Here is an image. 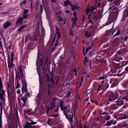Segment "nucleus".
<instances>
[{
    "mask_svg": "<svg viewBox=\"0 0 128 128\" xmlns=\"http://www.w3.org/2000/svg\"><path fill=\"white\" fill-rule=\"evenodd\" d=\"M114 3L115 6H120V0H116L114 2Z\"/></svg>",
    "mask_w": 128,
    "mask_h": 128,
    "instance_id": "obj_29",
    "label": "nucleus"
},
{
    "mask_svg": "<svg viewBox=\"0 0 128 128\" xmlns=\"http://www.w3.org/2000/svg\"><path fill=\"white\" fill-rule=\"evenodd\" d=\"M90 10H92V12H94V10H96V7H94V6L92 7H91L90 8Z\"/></svg>",
    "mask_w": 128,
    "mask_h": 128,
    "instance_id": "obj_43",
    "label": "nucleus"
},
{
    "mask_svg": "<svg viewBox=\"0 0 128 128\" xmlns=\"http://www.w3.org/2000/svg\"><path fill=\"white\" fill-rule=\"evenodd\" d=\"M124 101L120 100L116 102V105L118 106H118H122V104H124Z\"/></svg>",
    "mask_w": 128,
    "mask_h": 128,
    "instance_id": "obj_16",
    "label": "nucleus"
},
{
    "mask_svg": "<svg viewBox=\"0 0 128 128\" xmlns=\"http://www.w3.org/2000/svg\"><path fill=\"white\" fill-rule=\"evenodd\" d=\"M74 72L76 76H78V70H76V68H74Z\"/></svg>",
    "mask_w": 128,
    "mask_h": 128,
    "instance_id": "obj_40",
    "label": "nucleus"
},
{
    "mask_svg": "<svg viewBox=\"0 0 128 128\" xmlns=\"http://www.w3.org/2000/svg\"><path fill=\"white\" fill-rule=\"evenodd\" d=\"M40 12H42L43 10H44V7L40 5Z\"/></svg>",
    "mask_w": 128,
    "mask_h": 128,
    "instance_id": "obj_50",
    "label": "nucleus"
},
{
    "mask_svg": "<svg viewBox=\"0 0 128 128\" xmlns=\"http://www.w3.org/2000/svg\"><path fill=\"white\" fill-rule=\"evenodd\" d=\"M85 36L86 38H90V36H94V34H92V33H90V32H88V31H86L85 32Z\"/></svg>",
    "mask_w": 128,
    "mask_h": 128,
    "instance_id": "obj_19",
    "label": "nucleus"
},
{
    "mask_svg": "<svg viewBox=\"0 0 128 128\" xmlns=\"http://www.w3.org/2000/svg\"><path fill=\"white\" fill-rule=\"evenodd\" d=\"M120 30L118 28L116 34L113 36L112 38H114L116 36H120Z\"/></svg>",
    "mask_w": 128,
    "mask_h": 128,
    "instance_id": "obj_24",
    "label": "nucleus"
},
{
    "mask_svg": "<svg viewBox=\"0 0 128 128\" xmlns=\"http://www.w3.org/2000/svg\"><path fill=\"white\" fill-rule=\"evenodd\" d=\"M82 52H83L84 56H86V54H88V50L86 48V52L84 53L85 49H84V48H83Z\"/></svg>",
    "mask_w": 128,
    "mask_h": 128,
    "instance_id": "obj_35",
    "label": "nucleus"
},
{
    "mask_svg": "<svg viewBox=\"0 0 128 128\" xmlns=\"http://www.w3.org/2000/svg\"><path fill=\"white\" fill-rule=\"evenodd\" d=\"M124 42H127V41H128V38H126V36H125L124 38Z\"/></svg>",
    "mask_w": 128,
    "mask_h": 128,
    "instance_id": "obj_60",
    "label": "nucleus"
},
{
    "mask_svg": "<svg viewBox=\"0 0 128 128\" xmlns=\"http://www.w3.org/2000/svg\"><path fill=\"white\" fill-rule=\"evenodd\" d=\"M18 74L19 76H20L22 80H24L22 79L24 78V73L22 72V70L20 68L18 70Z\"/></svg>",
    "mask_w": 128,
    "mask_h": 128,
    "instance_id": "obj_12",
    "label": "nucleus"
},
{
    "mask_svg": "<svg viewBox=\"0 0 128 128\" xmlns=\"http://www.w3.org/2000/svg\"><path fill=\"white\" fill-rule=\"evenodd\" d=\"M27 114H28L29 116H32V112H30V110H28L27 112Z\"/></svg>",
    "mask_w": 128,
    "mask_h": 128,
    "instance_id": "obj_49",
    "label": "nucleus"
},
{
    "mask_svg": "<svg viewBox=\"0 0 128 128\" xmlns=\"http://www.w3.org/2000/svg\"><path fill=\"white\" fill-rule=\"evenodd\" d=\"M128 118V111L125 112L122 115V120H126Z\"/></svg>",
    "mask_w": 128,
    "mask_h": 128,
    "instance_id": "obj_13",
    "label": "nucleus"
},
{
    "mask_svg": "<svg viewBox=\"0 0 128 128\" xmlns=\"http://www.w3.org/2000/svg\"><path fill=\"white\" fill-rule=\"evenodd\" d=\"M72 2L70 1V0H66L65 2H64V6H72Z\"/></svg>",
    "mask_w": 128,
    "mask_h": 128,
    "instance_id": "obj_14",
    "label": "nucleus"
},
{
    "mask_svg": "<svg viewBox=\"0 0 128 128\" xmlns=\"http://www.w3.org/2000/svg\"><path fill=\"white\" fill-rule=\"evenodd\" d=\"M58 46V39L56 40V43L54 44V46Z\"/></svg>",
    "mask_w": 128,
    "mask_h": 128,
    "instance_id": "obj_51",
    "label": "nucleus"
},
{
    "mask_svg": "<svg viewBox=\"0 0 128 128\" xmlns=\"http://www.w3.org/2000/svg\"><path fill=\"white\" fill-rule=\"evenodd\" d=\"M100 114V115H102H102H104V114H106V112H101V113Z\"/></svg>",
    "mask_w": 128,
    "mask_h": 128,
    "instance_id": "obj_61",
    "label": "nucleus"
},
{
    "mask_svg": "<svg viewBox=\"0 0 128 128\" xmlns=\"http://www.w3.org/2000/svg\"><path fill=\"white\" fill-rule=\"evenodd\" d=\"M107 96H108V100L110 102H113L114 100H116L118 96L116 95H114L112 92H109L107 93Z\"/></svg>",
    "mask_w": 128,
    "mask_h": 128,
    "instance_id": "obj_6",
    "label": "nucleus"
},
{
    "mask_svg": "<svg viewBox=\"0 0 128 128\" xmlns=\"http://www.w3.org/2000/svg\"><path fill=\"white\" fill-rule=\"evenodd\" d=\"M100 90H102V85H100L98 86V92H100Z\"/></svg>",
    "mask_w": 128,
    "mask_h": 128,
    "instance_id": "obj_47",
    "label": "nucleus"
},
{
    "mask_svg": "<svg viewBox=\"0 0 128 128\" xmlns=\"http://www.w3.org/2000/svg\"><path fill=\"white\" fill-rule=\"evenodd\" d=\"M32 122H27L26 124L25 125L24 128H32Z\"/></svg>",
    "mask_w": 128,
    "mask_h": 128,
    "instance_id": "obj_20",
    "label": "nucleus"
},
{
    "mask_svg": "<svg viewBox=\"0 0 128 128\" xmlns=\"http://www.w3.org/2000/svg\"><path fill=\"white\" fill-rule=\"evenodd\" d=\"M0 48L1 50H4V48H2V42L0 40Z\"/></svg>",
    "mask_w": 128,
    "mask_h": 128,
    "instance_id": "obj_55",
    "label": "nucleus"
},
{
    "mask_svg": "<svg viewBox=\"0 0 128 128\" xmlns=\"http://www.w3.org/2000/svg\"><path fill=\"white\" fill-rule=\"evenodd\" d=\"M42 2L44 4H48V0H42Z\"/></svg>",
    "mask_w": 128,
    "mask_h": 128,
    "instance_id": "obj_57",
    "label": "nucleus"
},
{
    "mask_svg": "<svg viewBox=\"0 0 128 128\" xmlns=\"http://www.w3.org/2000/svg\"><path fill=\"white\" fill-rule=\"evenodd\" d=\"M71 6L72 10H73L74 12V10H78L79 8L78 6L74 4H72V6Z\"/></svg>",
    "mask_w": 128,
    "mask_h": 128,
    "instance_id": "obj_21",
    "label": "nucleus"
},
{
    "mask_svg": "<svg viewBox=\"0 0 128 128\" xmlns=\"http://www.w3.org/2000/svg\"><path fill=\"white\" fill-rule=\"evenodd\" d=\"M26 28V26L24 25L18 28V32H20L21 30H24V28Z\"/></svg>",
    "mask_w": 128,
    "mask_h": 128,
    "instance_id": "obj_32",
    "label": "nucleus"
},
{
    "mask_svg": "<svg viewBox=\"0 0 128 128\" xmlns=\"http://www.w3.org/2000/svg\"><path fill=\"white\" fill-rule=\"evenodd\" d=\"M16 88H20V82L18 81H17L16 84Z\"/></svg>",
    "mask_w": 128,
    "mask_h": 128,
    "instance_id": "obj_36",
    "label": "nucleus"
},
{
    "mask_svg": "<svg viewBox=\"0 0 128 128\" xmlns=\"http://www.w3.org/2000/svg\"><path fill=\"white\" fill-rule=\"evenodd\" d=\"M58 122H56V121H52L51 122V126H52V128H54V126H56V124H57Z\"/></svg>",
    "mask_w": 128,
    "mask_h": 128,
    "instance_id": "obj_31",
    "label": "nucleus"
},
{
    "mask_svg": "<svg viewBox=\"0 0 128 128\" xmlns=\"http://www.w3.org/2000/svg\"><path fill=\"white\" fill-rule=\"evenodd\" d=\"M100 18H102V12H98L96 14V15L94 16V22H98Z\"/></svg>",
    "mask_w": 128,
    "mask_h": 128,
    "instance_id": "obj_7",
    "label": "nucleus"
},
{
    "mask_svg": "<svg viewBox=\"0 0 128 128\" xmlns=\"http://www.w3.org/2000/svg\"><path fill=\"white\" fill-rule=\"evenodd\" d=\"M10 24H12V23L10 22H6L3 24V27L6 30V28H9V26H10Z\"/></svg>",
    "mask_w": 128,
    "mask_h": 128,
    "instance_id": "obj_11",
    "label": "nucleus"
},
{
    "mask_svg": "<svg viewBox=\"0 0 128 128\" xmlns=\"http://www.w3.org/2000/svg\"><path fill=\"white\" fill-rule=\"evenodd\" d=\"M112 30H114V26H112V28L111 29L106 32V36H110V34H112Z\"/></svg>",
    "mask_w": 128,
    "mask_h": 128,
    "instance_id": "obj_22",
    "label": "nucleus"
},
{
    "mask_svg": "<svg viewBox=\"0 0 128 128\" xmlns=\"http://www.w3.org/2000/svg\"><path fill=\"white\" fill-rule=\"evenodd\" d=\"M4 91H2V92L0 94V98H4Z\"/></svg>",
    "mask_w": 128,
    "mask_h": 128,
    "instance_id": "obj_44",
    "label": "nucleus"
},
{
    "mask_svg": "<svg viewBox=\"0 0 128 128\" xmlns=\"http://www.w3.org/2000/svg\"><path fill=\"white\" fill-rule=\"evenodd\" d=\"M73 16H74L75 18H76V16H77L76 12H73Z\"/></svg>",
    "mask_w": 128,
    "mask_h": 128,
    "instance_id": "obj_59",
    "label": "nucleus"
},
{
    "mask_svg": "<svg viewBox=\"0 0 128 128\" xmlns=\"http://www.w3.org/2000/svg\"><path fill=\"white\" fill-rule=\"evenodd\" d=\"M56 101H54L52 102L50 104V106L49 105V108L50 110H52L53 108H56Z\"/></svg>",
    "mask_w": 128,
    "mask_h": 128,
    "instance_id": "obj_17",
    "label": "nucleus"
},
{
    "mask_svg": "<svg viewBox=\"0 0 128 128\" xmlns=\"http://www.w3.org/2000/svg\"><path fill=\"white\" fill-rule=\"evenodd\" d=\"M57 34H58V36H57L58 40V38H60L62 36V34H60V33H59Z\"/></svg>",
    "mask_w": 128,
    "mask_h": 128,
    "instance_id": "obj_52",
    "label": "nucleus"
},
{
    "mask_svg": "<svg viewBox=\"0 0 128 128\" xmlns=\"http://www.w3.org/2000/svg\"><path fill=\"white\" fill-rule=\"evenodd\" d=\"M46 108H47V110H46V113L48 114V112H50V105L47 106Z\"/></svg>",
    "mask_w": 128,
    "mask_h": 128,
    "instance_id": "obj_38",
    "label": "nucleus"
},
{
    "mask_svg": "<svg viewBox=\"0 0 128 128\" xmlns=\"http://www.w3.org/2000/svg\"><path fill=\"white\" fill-rule=\"evenodd\" d=\"M59 20L60 22H64V18L62 17L60 18H59Z\"/></svg>",
    "mask_w": 128,
    "mask_h": 128,
    "instance_id": "obj_62",
    "label": "nucleus"
},
{
    "mask_svg": "<svg viewBox=\"0 0 128 128\" xmlns=\"http://www.w3.org/2000/svg\"><path fill=\"white\" fill-rule=\"evenodd\" d=\"M96 32L94 31V27L92 26H91L90 27V34L92 33V34H94Z\"/></svg>",
    "mask_w": 128,
    "mask_h": 128,
    "instance_id": "obj_18",
    "label": "nucleus"
},
{
    "mask_svg": "<svg viewBox=\"0 0 128 128\" xmlns=\"http://www.w3.org/2000/svg\"><path fill=\"white\" fill-rule=\"evenodd\" d=\"M118 30V28H116L114 30H112V34H114V32H116Z\"/></svg>",
    "mask_w": 128,
    "mask_h": 128,
    "instance_id": "obj_39",
    "label": "nucleus"
},
{
    "mask_svg": "<svg viewBox=\"0 0 128 128\" xmlns=\"http://www.w3.org/2000/svg\"><path fill=\"white\" fill-rule=\"evenodd\" d=\"M122 100H126V102H128V96L123 97Z\"/></svg>",
    "mask_w": 128,
    "mask_h": 128,
    "instance_id": "obj_45",
    "label": "nucleus"
},
{
    "mask_svg": "<svg viewBox=\"0 0 128 128\" xmlns=\"http://www.w3.org/2000/svg\"><path fill=\"white\" fill-rule=\"evenodd\" d=\"M66 14H70V16H72V13L70 12V10H66L65 11Z\"/></svg>",
    "mask_w": 128,
    "mask_h": 128,
    "instance_id": "obj_58",
    "label": "nucleus"
},
{
    "mask_svg": "<svg viewBox=\"0 0 128 128\" xmlns=\"http://www.w3.org/2000/svg\"><path fill=\"white\" fill-rule=\"evenodd\" d=\"M2 90V79L0 78V90Z\"/></svg>",
    "mask_w": 128,
    "mask_h": 128,
    "instance_id": "obj_42",
    "label": "nucleus"
},
{
    "mask_svg": "<svg viewBox=\"0 0 128 128\" xmlns=\"http://www.w3.org/2000/svg\"><path fill=\"white\" fill-rule=\"evenodd\" d=\"M52 120V119L50 118H49L48 119V126H52V121H50Z\"/></svg>",
    "mask_w": 128,
    "mask_h": 128,
    "instance_id": "obj_37",
    "label": "nucleus"
},
{
    "mask_svg": "<svg viewBox=\"0 0 128 128\" xmlns=\"http://www.w3.org/2000/svg\"><path fill=\"white\" fill-rule=\"evenodd\" d=\"M118 16V12H115L113 15H111L110 14L108 16V21L106 22V26H108V24H112V22H114V20H116Z\"/></svg>",
    "mask_w": 128,
    "mask_h": 128,
    "instance_id": "obj_3",
    "label": "nucleus"
},
{
    "mask_svg": "<svg viewBox=\"0 0 128 128\" xmlns=\"http://www.w3.org/2000/svg\"><path fill=\"white\" fill-rule=\"evenodd\" d=\"M118 54H119V56H122V54H120V50L116 52V55H115L116 58H118Z\"/></svg>",
    "mask_w": 128,
    "mask_h": 128,
    "instance_id": "obj_41",
    "label": "nucleus"
},
{
    "mask_svg": "<svg viewBox=\"0 0 128 128\" xmlns=\"http://www.w3.org/2000/svg\"><path fill=\"white\" fill-rule=\"evenodd\" d=\"M8 68H12L14 64H12V61L14 60V52H12L10 54H10L8 53Z\"/></svg>",
    "mask_w": 128,
    "mask_h": 128,
    "instance_id": "obj_5",
    "label": "nucleus"
},
{
    "mask_svg": "<svg viewBox=\"0 0 128 128\" xmlns=\"http://www.w3.org/2000/svg\"><path fill=\"white\" fill-rule=\"evenodd\" d=\"M59 106H60V110H64V102H62V101H60V104H59Z\"/></svg>",
    "mask_w": 128,
    "mask_h": 128,
    "instance_id": "obj_28",
    "label": "nucleus"
},
{
    "mask_svg": "<svg viewBox=\"0 0 128 128\" xmlns=\"http://www.w3.org/2000/svg\"><path fill=\"white\" fill-rule=\"evenodd\" d=\"M116 124V120L114 122V120L108 121L106 124H105V126H110L111 124Z\"/></svg>",
    "mask_w": 128,
    "mask_h": 128,
    "instance_id": "obj_10",
    "label": "nucleus"
},
{
    "mask_svg": "<svg viewBox=\"0 0 128 128\" xmlns=\"http://www.w3.org/2000/svg\"><path fill=\"white\" fill-rule=\"evenodd\" d=\"M125 72H128V66L125 68Z\"/></svg>",
    "mask_w": 128,
    "mask_h": 128,
    "instance_id": "obj_63",
    "label": "nucleus"
},
{
    "mask_svg": "<svg viewBox=\"0 0 128 128\" xmlns=\"http://www.w3.org/2000/svg\"><path fill=\"white\" fill-rule=\"evenodd\" d=\"M78 20L77 18H72V21L73 24H75V26H76V22Z\"/></svg>",
    "mask_w": 128,
    "mask_h": 128,
    "instance_id": "obj_30",
    "label": "nucleus"
},
{
    "mask_svg": "<svg viewBox=\"0 0 128 128\" xmlns=\"http://www.w3.org/2000/svg\"><path fill=\"white\" fill-rule=\"evenodd\" d=\"M28 10H24V14H28Z\"/></svg>",
    "mask_w": 128,
    "mask_h": 128,
    "instance_id": "obj_53",
    "label": "nucleus"
},
{
    "mask_svg": "<svg viewBox=\"0 0 128 128\" xmlns=\"http://www.w3.org/2000/svg\"><path fill=\"white\" fill-rule=\"evenodd\" d=\"M72 94V92H69L67 94V97L70 98Z\"/></svg>",
    "mask_w": 128,
    "mask_h": 128,
    "instance_id": "obj_54",
    "label": "nucleus"
},
{
    "mask_svg": "<svg viewBox=\"0 0 128 128\" xmlns=\"http://www.w3.org/2000/svg\"><path fill=\"white\" fill-rule=\"evenodd\" d=\"M100 4H102L100 1H99L98 2H95V4L93 6H94V8H100Z\"/></svg>",
    "mask_w": 128,
    "mask_h": 128,
    "instance_id": "obj_25",
    "label": "nucleus"
},
{
    "mask_svg": "<svg viewBox=\"0 0 128 128\" xmlns=\"http://www.w3.org/2000/svg\"><path fill=\"white\" fill-rule=\"evenodd\" d=\"M105 118V120H110V118H112L111 116H108V114H107L106 116H104Z\"/></svg>",
    "mask_w": 128,
    "mask_h": 128,
    "instance_id": "obj_33",
    "label": "nucleus"
},
{
    "mask_svg": "<svg viewBox=\"0 0 128 128\" xmlns=\"http://www.w3.org/2000/svg\"><path fill=\"white\" fill-rule=\"evenodd\" d=\"M68 108V106H65L64 107V110H62L63 114H64L66 118H67V120H68V114H66V110Z\"/></svg>",
    "mask_w": 128,
    "mask_h": 128,
    "instance_id": "obj_15",
    "label": "nucleus"
},
{
    "mask_svg": "<svg viewBox=\"0 0 128 128\" xmlns=\"http://www.w3.org/2000/svg\"><path fill=\"white\" fill-rule=\"evenodd\" d=\"M128 10L125 9L123 12V16H122V22H124L126 18H128Z\"/></svg>",
    "mask_w": 128,
    "mask_h": 128,
    "instance_id": "obj_8",
    "label": "nucleus"
},
{
    "mask_svg": "<svg viewBox=\"0 0 128 128\" xmlns=\"http://www.w3.org/2000/svg\"><path fill=\"white\" fill-rule=\"evenodd\" d=\"M60 110V106H58L55 110V112H56Z\"/></svg>",
    "mask_w": 128,
    "mask_h": 128,
    "instance_id": "obj_48",
    "label": "nucleus"
},
{
    "mask_svg": "<svg viewBox=\"0 0 128 128\" xmlns=\"http://www.w3.org/2000/svg\"><path fill=\"white\" fill-rule=\"evenodd\" d=\"M114 44H118V42H120V38L116 37L113 40Z\"/></svg>",
    "mask_w": 128,
    "mask_h": 128,
    "instance_id": "obj_27",
    "label": "nucleus"
},
{
    "mask_svg": "<svg viewBox=\"0 0 128 128\" xmlns=\"http://www.w3.org/2000/svg\"><path fill=\"white\" fill-rule=\"evenodd\" d=\"M56 34H60V30L58 28V26H56Z\"/></svg>",
    "mask_w": 128,
    "mask_h": 128,
    "instance_id": "obj_34",
    "label": "nucleus"
},
{
    "mask_svg": "<svg viewBox=\"0 0 128 128\" xmlns=\"http://www.w3.org/2000/svg\"><path fill=\"white\" fill-rule=\"evenodd\" d=\"M34 34L32 37V44L34 46H36L38 42V34H40V27H38L36 28Z\"/></svg>",
    "mask_w": 128,
    "mask_h": 128,
    "instance_id": "obj_4",
    "label": "nucleus"
},
{
    "mask_svg": "<svg viewBox=\"0 0 128 128\" xmlns=\"http://www.w3.org/2000/svg\"><path fill=\"white\" fill-rule=\"evenodd\" d=\"M74 114H76V112H74V113L73 114H72V115L69 114L68 115V120H70V122H72V120H74Z\"/></svg>",
    "mask_w": 128,
    "mask_h": 128,
    "instance_id": "obj_23",
    "label": "nucleus"
},
{
    "mask_svg": "<svg viewBox=\"0 0 128 128\" xmlns=\"http://www.w3.org/2000/svg\"><path fill=\"white\" fill-rule=\"evenodd\" d=\"M128 106V102L126 103L123 106V108H127Z\"/></svg>",
    "mask_w": 128,
    "mask_h": 128,
    "instance_id": "obj_46",
    "label": "nucleus"
},
{
    "mask_svg": "<svg viewBox=\"0 0 128 128\" xmlns=\"http://www.w3.org/2000/svg\"><path fill=\"white\" fill-rule=\"evenodd\" d=\"M40 61V66L42 68V70L40 68H37V72L38 76H39V82H40V88H42L44 86H48V94L50 95V86L52 88V84H54V78L48 76V74L46 73V64L42 65V58H40V56L38 54L37 60Z\"/></svg>",
    "mask_w": 128,
    "mask_h": 128,
    "instance_id": "obj_1",
    "label": "nucleus"
},
{
    "mask_svg": "<svg viewBox=\"0 0 128 128\" xmlns=\"http://www.w3.org/2000/svg\"><path fill=\"white\" fill-rule=\"evenodd\" d=\"M86 49L88 50H92V46L86 48Z\"/></svg>",
    "mask_w": 128,
    "mask_h": 128,
    "instance_id": "obj_64",
    "label": "nucleus"
},
{
    "mask_svg": "<svg viewBox=\"0 0 128 128\" xmlns=\"http://www.w3.org/2000/svg\"><path fill=\"white\" fill-rule=\"evenodd\" d=\"M28 18V14H24L23 18H19L16 22V24H20V22H22L24 20V18Z\"/></svg>",
    "mask_w": 128,
    "mask_h": 128,
    "instance_id": "obj_9",
    "label": "nucleus"
},
{
    "mask_svg": "<svg viewBox=\"0 0 128 128\" xmlns=\"http://www.w3.org/2000/svg\"><path fill=\"white\" fill-rule=\"evenodd\" d=\"M118 106L116 104H114L111 106V110H116V108H118Z\"/></svg>",
    "mask_w": 128,
    "mask_h": 128,
    "instance_id": "obj_26",
    "label": "nucleus"
},
{
    "mask_svg": "<svg viewBox=\"0 0 128 128\" xmlns=\"http://www.w3.org/2000/svg\"><path fill=\"white\" fill-rule=\"evenodd\" d=\"M22 94H20L18 97V100L20 106H24L26 104V100H28V98L30 96V93L28 92V84L26 80H22ZM24 88L25 92H26L24 95Z\"/></svg>",
    "mask_w": 128,
    "mask_h": 128,
    "instance_id": "obj_2",
    "label": "nucleus"
},
{
    "mask_svg": "<svg viewBox=\"0 0 128 128\" xmlns=\"http://www.w3.org/2000/svg\"><path fill=\"white\" fill-rule=\"evenodd\" d=\"M58 114H52V115H51V116H52V117H54V118H58Z\"/></svg>",
    "mask_w": 128,
    "mask_h": 128,
    "instance_id": "obj_56",
    "label": "nucleus"
}]
</instances>
